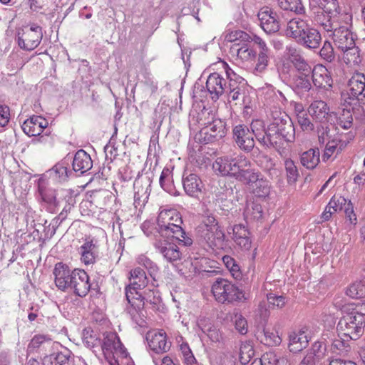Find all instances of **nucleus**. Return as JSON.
<instances>
[{"label":"nucleus","mask_w":365,"mask_h":365,"mask_svg":"<svg viewBox=\"0 0 365 365\" xmlns=\"http://www.w3.org/2000/svg\"><path fill=\"white\" fill-rule=\"evenodd\" d=\"M121 342L118 336L113 332H106L103 334V339L101 340V348L103 353H112L113 350L116 351L121 347Z\"/></svg>","instance_id":"obj_37"},{"label":"nucleus","mask_w":365,"mask_h":365,"mask_svg":"<svg viewBox=\"0 0 365 365\" xmlns=\"http://www.w3.org/2000/svg\"><path fill=\"white\" fill-rule=\"evenodd\" d=\"M252 38L247 33L236 30L231 31L225 36V40L229 42H235L236 46H241L242 43L253 41Z\"/></svg>","instance_id":"obj_45"},{"label":"nucleus","mask_w":365,"mask_h":365,"mask_svg":"<svg viewBox=\"0 0 365 365\" xmlns=\"http://www.w3.org/2000/svg\"><path fill=\"white\" fill-rule=\"evenodd\" d=\"M226 79L218 73H212L209 75L206 81V88L212 96V99L217 100L220 96L225 93Z\"/></svg>","instance_id":"obj_25"},{"label":"nucleus","mask_w":365,"mask_h":365,"mask_svg":"<svg viewBox=\"0 0 365 365\" xmlns=\"http://www.w3.org/2000/svg\"><path fill=\"white\" fill-rule=\"evenodd\" d=\"M234 158L227 156L217 158L212 164V168L215 173L223 176L234 178Z\"/></svg>","instance_id":"obj_33"},{"label":"nucleus","mask_w":365,"mask_h":365,"mask_svg":"<svg viewBox=\"0 0 365 365\" xmlns=\"http://www.w3.org/2000/svg\"><path fill=\"white\" fill-rule=\"evenodd\" d=\"M232 49L236 50L237 57L244 61H252L256 56V48H250L246 43H242L239 48Z\"/></svg>","instance_id":"obj_54"},{"label":"nucleus","mask_w":365,"mask_h":365,"mask_svg":"<svg viewBox=\"0 0 365 365\" xmlns=\"http://www.w3.org/2000/svg\"><path fill=\"white\" fill-rule=\"evenodd\" d=\"M45 346H51L53 349L57 348L60 346V344L56 341H53L51 336L48 334H36L31 339L28 349L34 350L40 347H44Z\"/></svg>","instance_id":"obj_40"},{"label":"nucleus","mask_w":365,"mask_h":365,"mask_svg":"<svg viewBox=\"0 0 365 365\" xmlns=\"http://www.w3.org/2000/svg\"><path fill=\"white\" fill-rule=\"evenodd\" d=\"M47 120L39 115H33L26 119L21 128L23 131L29 136L39 135L48 126Z\"/></svg>","instance_id":"obj_23"},{"label":"nucleus","mask_w":365,"mask_h":365,"mask_svg":"<svg viewBox=\"0 0 365 365\" xmlns=\"http://www.w3.org/2000/svg\"><path fill=\"white\" fill-rule=\"evenodd\" d=\"M220 63L226 75L225 93L231 90H244L245 86V80L240 75L237 74L226 62L221 61Z\"/></svg>","instance_id":"obj_26"},{"label":"nucleus","mask_w":365,"mask_h":365,"mask_svg":"<svg viewBox=\"0 0 365 365\" xmlns=\"http://www.w3.org/2000/svg\"><path fill=\"white\" fill-rule=\"evenodd\" d=\"M319 56L327 62H332L335 59V54L332 44L329 41L324 42L322 48L319 51Z\"/></svg>","instance_id":"obj_58"},{"label":"nucleus","mask_w":365,"mask_h":365,"mask_svg":"<svg viewBox=\"0 0 365 365\" xmlns=\"http://www.w3.org/2000/svg\"><path fill=\"white\" fill-rule=\"evenodd\" d=\"M142 299L144 301V303L146 302L153 305V307H158L161 303V297L157 290L149 289L145 292V295L142 296Z\"/></svg>","instance_id":"obj_60"},{"label":"nucleus","mask_w":365,"mask_h":365,"mask_svg":"<svg viewBox=\"0 0 365 365\" xmlns=\"http://www.w3.org/2000/svg\"><path fill=\"white\" fill-rule=\"evenodd\" d=\"M346 294L353 299L365 297V282L360 281L353 283L346 289Z\"/></svg>","instance_id":"obj_51"},{"label":"nucleus","mask_w":365,"mask_h":365,"mask_svg":"<svg viewBox=\"0 0 365 365\" xmlns=\"http://www.w3.org/2000/svg\"><path fill=\"white\" fill-rule=\"evenodd\" d=\"M365 326L364 317L358 312L344 315L337 324V330L351 340H356L363 334Z\"/></svg>","instance_id":"obj_5"},{"label":"nucleus","mask_w":365,"mask_h":365,"mask_svg":"<svg viewBox=\"0 0 365 365\" xmlns=\"http://www.w3.org/2000/svg\"><path fill=\"white\" fill-rule=\"evenodd\" d=\"M290 61L296 69L297 74L311 75L312 68L304 58L295 48H289Z\"/></svg>","instance_id":"obj_32"},{"label":"nucleus","mask_w":365,"mask_h":365,"mask_svg":"<svg viewBox=\"0 0 365 365\" xmlns=\"http://www.w3.org/2000/svg\"><path fill=\"white\" fill-rule=\"evenodd\" d=\"M125 297L130 304V307L127 308L128 313L136 324L143 327L145 324L144 314L143 313L144 301L142 299V296L134 297L130 294L127 293V297Z\"/></svg>","instance_id":"obj_17"},{"label":"nucleus","mask_w":365,"mask_h":365,"mask_svg":"<svg viewBox=\"0 0 365 365\" xmlns=\"http://www.w3.org/2000/svg\"><path fill=\"white\" fill-rule=\"evenodd\" d=\"M137 262L140 265L143 266L145 268H146L151 276L153 274H155L159 270V268L156 265V264H155L153 261H151L148 257H146L144 255L138 256V257L137 258Z\"/></svg>","instance_id":"obj_59"},{"label":"nucleus","mask_w":365,"mask_h":365,"mask_svg":"<svg viewBox=\"0 0 365 365\" xmlns=\"http://www.w3.org/2000/svg\"><path fill=\"white\" fill-rule=\"evenodd\" d=\"M344 53L343 59L347 64H359L361 62L360 53L359 47L356 46V43H353V47L346 49V51H341Z\"/></svg>","instance_id":"obj_49"},{"label":"nucleus","mask_w":365,"mask_h":365,"mask_svg":"<svg viewBox=\"0 0 365 365\" xmlns=\"http://www.w3.org/2000/svg\"><path fill=\"white\" fill-rule=\"evenodd\" d=\"M278 4L282 9L296 14H302L305 12V8L301 0H278Z\"/></svg>","instance_id":"obj_44"},{"label":"nucleus","mask_w":365,"mask_h":365,"mask_svg":"<svg viewBox=\"0 0 365 365\" xmlns=\"http://www.w3.org/2000/svg\"><path fill=\"white\" fill-rule=\"evenodd\" d=\"M211 292L215 300L221 304H230L235 302H244L249 299L248 294L240 289L229 280L218 277L212 283Z\"/></svg>","instance_id":"obj_3"},{"label":"nucleus","mask_w":365,"mask_h":365,"mask_svg":"<svg viewBox=\"0 0 365 365\" xmlns=\"http://www.w3.org/2000/svg\"><path fill=\"white\" fill-rule=\"evenodd\" d=\"M146 340L150 349L156 354L165 353L170 349V342L167 341L166 333L163 329L148 331Z\"/></svg>","instance_id":"obj_14"},{"label":"nucleus","mask_w":365,"mask_h":365,"mask_svg":"<svg viewBox=\"0 0 365 365\" xmlns=\"http://www.w3.org/2000/svg\"><path fill=\"white\" fill-rule=\"evenodd\" d=\"M288 86L296 94L302 96L312 88L311 76L292 73L288 80Z\"/></svg>","instance_id":"obj_19"},{"label":"nucleus","mask_w":365,"mask_h":365,"mask_svg":"<svg viewBox=\"0 0 365 365\" xmlns=\"http://www.w3.org/2000/svg\"><path fill=\"white\" fill-rule=\"evenodd\" d=\"M182 223L180 214L175 210H162L157 219L158 232L162 236L175 238L180 245L189 247L193 241L182 228Z\"/></svg>","instance_id":"obj_2"},{"label":"nucleus","mask_w":365,"mask_h":365,"mask_svg":"<svg viewBox=\"0 0 365 365\" xmlns=\"http://www.w3.org/2000/svg\"><path fill=\"white\" fill-rule=\"evenodd\" d=\"M350 98L365 101V75L361 73L354 74L348 81Z\"/></svg>","instance_id":"obj_18"},{"label":"nucleus","mask_w":365,"mask_h":365,"mask_svg":"<svg viewBox=\"0 0 365 365\" xmlns=\"http://www.w3.org/2000/svg\"><path fill=\"white\" fill-rule=\"evenodd\" d=\"M337 124L342 128L346 130L353 125L352 113L349 109H342L337 117Z\"/></svg>","instance_id":"obj_56"},{"label":"nucleus","mask_w":365,"mask_h":365,"mask_svg":"<svg viewBox=\"0 0 365 365\" xmlns=\"http://www.w3.org/2000/svg\"><path fill=\"white\" fill-rule=\"evenodd\" d=\"M255 356V350L250 344H243L240 349V360L242 364H247Z\"/></svg>","instance_id":"obj_57"},{"label":"nucleus","mask_w":365,"mask_h":365,"mask_svg":"<svg viewBox=\"0 0 365 365\" xmlns=\"http://www.w3.org/2000/svg\"><path fill=\"white\" fill-rule=\"evenodd\" d=\"M79 252L81 255V260L83 263L88 265L95 262L97 256V247L93 240L85 242L81 246Z\"/></svg>","instance_id":"obj_35"},{"label":"nucleus","mask_w":365,"mask_h":365,"mask_svg":"<svg viewBox=\"0 0 365 365\" xmlns=\"http://www.w3.org/2000/svg\"><path fill=\"white\" fill-rule=\"evenodd\" d=\"M261 365H277L279 362V357L272 351L264 353L260 358Z\"/></svg>","instance_id":"obj_64"},{"label":"nucleus","mask_w":365,"mask_h":365,"mask_svg":"<svg viewBox=\"0 0 365 365\" xmlns=\"http://www.w3.org/2000/svg\"><path fill=\"white\" fill-rule=\"evenodd\" d=\"M252 41L257 46L256 56L254 58L255 65L252 73L257 76H262L267 70L272 58V53L266 42L259 36L255 35Z\"/></svg>","instance_id":"obj_7"},{"label":"nucleus","mask_w":365,"mask_h":365,"mask_svg":"<svg viewBox=\"0 0 365 365\" xmlns=\"http://www.w3.org/2000/svg\"><path fill=\"white\" fill-rule=\"evenodd\" d=\"M316 132L318 136L319 143L324 145L329 140H331V135L330 133V128L327 123H320L316 127Z\"/></svg>","instance_id":"obj_55"},{"label":"nucleus","mask_w":365,"mask_h":365,"mask_svg":"<svg viewBox=\"0 0 365 365\" xmlns=\"http://www.w3.org/2000/svg\"><path fill=\"white\" fill-rule=\"evenodd\" d=\"M262 207L260 204L251 202L247 204L244 211V216L246 220H258L262 217Z\"/></svg>","instance_id":"obj_43"},{"label":"nucleus","mask_w":365,"mask_h":365,"mask_svg":"<svg viewBox=\"0 0 365 365\" xmlns=\"http://www.w3.org/2000/svg\"><path fill=\"white\" fill-rule=\"evenodd\" d=\"M301 164L309 170L314 169L320 162V153L319 148H311L302 153Z\"/></svg>","instance_id":"obj_36"},{"label":"nucleus","mask_w":365,"mask_h":365,"mask_svg":"<svg viewBox=\"0 0 365 365\" xmlns=\"http://www.w3.org/2000/svg\"><path fill=\"white\" fill-rule=\"evenodd\" d=\"M216 225H200L197 228L200 237L203 239L210 247H213V230H216Z\"/></svg>","instance_id":"obj_47"},{"label":"nucleus","mask_w":365,"mask_h":365,"mask_svg":"<svg viewBox=\"0 0 365 365\" xmlns=\"http://www.w3.org/2000/svg\"><path fill=\"white\" fill-rule=\"evenodd\" d=\"M330 350L334 354L345 356L351 351V346L341 338L334 339L331 342Z\"/></svg>","instance_id":"obj_48"},{"label":"nucleus","mask_w":365,"mask_h":365,"mask_svg":"<svg viewBox=\"0 0 365 365\" xmlns=\"http://www.w3.org/2000/svg\"><path fill=\"white\" fill-rule=\"evenodd\" d=\"M154 247L168 262L174 263L181 259V252L178 245L174 243L159 240L154 243Z\"/></svg>","instance_id":"obj_20"},{"label":"nucleus","mask_w":365,"mask_h":365,"mask_svg":"<svg viewBox=\"0 0 365 365\" xmlns=\"http://www.w3.org/2000/svg\"><path fill=\"white\" fill-rule=\"evenodd\" d=\"M234 178L242 182L245 180L252 175L255 170L251 169L250 160L244 155H238L234 158Z\"/></svg>","instance_id":"obj_21"},{"label":"nucleus","mask_w":365,"mask_h":365,"mask_svg":"<svg viewBox=\"0 0 365 365\" xmlns=\"http://www.w3.org/2000/svg\"><path fill=\"white\" fill-rule=\"evenodd\" d=\"M42 37V28L39 26H32L29 29L19 31L16 36V41L21 49L32 51L39 45Z\"/></svg>","instance_id":"obj_8"},{"label":"nucleus","mask_w":365,"mask_h":365,"mask_svg":"<svg viewBox=\"0 0 365 365\" xmlns=\"http://www.w3.org/2000/svg\"><path fill=\"white\" fill-rule=\"evenodd\" d=\"M310 76L316 88L329 89L332 87L333 80L325 66L322 65L315 66Z\"/></svg>","instance_id":"obj_22"},{"label":"nucleus","mask_w":365,"mask_h":365,"mask_svg":"<svg viewBox=\"0 0 365 365\" xmlns=\"http://www.w3.org/2000/svg\"><path fill=\"white\" fill-rule=\"evenodd\" d=\"M73 170L83 174L91 169L93 161L89 154L83 150L76 152L73 160Z\"/></svg>","instance_id":"obj_29"},{"label":"nucleus","mask_w":365,"mask_h":365,"mask_svg":"<svg viewBox=\"0 0 365 365\" xmlns=\"http://www.w3.org/2000/svg\"><path fill=\"white\" fill-rule=\"evenodd\" d=\"M260 26L267 34L276 33L280 29L278 16L268 6L261 8L257 14Z\"/></svg>","instance_id":"obj_12"},{"label":"nucleus","mask_w":365,"mask_h":365,"mask_svg":"<svg viewBox=\"0 0 365 365\" xmlns=\"http://www.w3.org/2000/svg\"><path fill=\"white\" fill-rule=\"evenodd\" d=\"M222 262L235 279H241L242 272L240 267L233 257L229 255H225L222 257Z\"/></svg>","instance_id":"obj_50"},{"label":"nucleus","mask_w":365,"mask_h":365,"mask_svg":"<svg viewBox=\"0 0 365 365\" xmlns=\"http://www.w3.org/2000/svg\"><path fill=\"white\" fill-rule=\"evenodd\" d=\"M262 163H263L262 168L264 170L267 172L269 176L273 177L274 175H277L278 172L275 168V163L271 158L264 156L262 158Z\"/></svg>","instance_id":"obj_62"},{"label":"nucleus","mask_w":365,"mask_h":365,"mask_svg":"<svg viewBox=\"0 0 365 365\" xmlns=\"http://www.w3.org/2000/svg\"><path fill=\"white\" fill-rule=\"evenodd\" d=\"M309 339L304 331L292 332L289 335L288 349L290 352L297 354L307 347Z\"/></svg>","instance_id":"obj_31"},{"label":"nucleus","mask_w":365,"mask_h":365,"mask_svg":"<svg viewBox=\"0 0 365 365\" xmlns=\"http://www.w3.org/2000/svg\"><path fill=\"white\" fill-rule=\"evenodd\" d=\"M83 344L88 348L93 349L100 347L101 339L97 333L91 329H85L83 332Z\"/></svg>","instance_id":"obj_46"},{"label":"nucleus","mask_w":365,"mask_h":365,"mask_svg":"<svg viewBox=\"0 0 365 365\" xmlns=\"http://www.w3.org/2000/svg\"><path fill=\"white\" fill-rule=\"evenodd\" d=\"M331 35L336 48L339 51H346V49L353 47L355 43V35L346 26H336L331 31Z\"/></svg>","instance_id":"obj_11"},{"label":"nucleus","mask_w":365,"mask_h":365,"mask_svg":"<svg viewBox=\"0 0 365 365\" xmlns=\"http://www.w3.org/2000/svg\"><path fill=\"white\" fill-rule=\"evenodd\" d=\"M226 133L225 122L220 119H215L200 130V140L205 144L212 143L225 137Z\"/></svg>","instance_id":"obj_9"},{"label":"nucleus","mask_w":365,"mask_h":365,"mask_svg":"<svg viewBox=\"0 0 365 365\" xmlns=\"http://www.w3.org/2000/svg\"><path fill=\"white\" fill-rule=\"evenodd\" d=\"M257 197L265 198L270 192V183L259 171L255 170L244 182Z\"/></svg>","instance_id":"obj_10"},{"label":"nucleus","mask_w":365,"mask_h":365,"mask_svg":"<svg viewBox=\"0 0 365 365\" xmlns=\"http://www.w3.org/2000/svg\"><path fill=\"white\" fill-rule=\"evenodd\" d=\"M264 344L268 346H277L281 343V338L275 333L264 329Z\"/></svg>","instance_id":"obj_63"},{"label":"nucleus","mask_w":365,"mask_h":365,"mask_svg":"<svg viewBox=\"0 0 365 365\" xmlns=\"http://www.w3.org/2000/svg\"><path fill=\"white\" fill-rule=\"evenodd\" d=\"M284 168L288 183L292 184L296 182L299 174L294 162L289 158L286 159L284 160Z\"/></svg>","instance_id":"obj_52"},{"label":"nucleus","mask_w":365,"mask_h":365,"mask_svg":"<svg viewBox=\"0 0 365 365\" xmlns=\"http://www.w3.org/2000/svg\"><path fill=\"white\" fill-rule=\"evenodd\" d=\"M319 9L327 14H339L340 11L338 0H317Z\"/></svg>","instance_id":"obj_53"},{"label":"nucleus","mask_w":365,"mask_h":365,"mask_svg":"<svg viewBox=\"0 0 365 365\" xmlns=\"http://www.w3.org/2000/svg\"><path fill=\"white\" fill-rule=\"evenodd\" d=\"M183 189L187 195L197 197L202 192L203 183L201 179L194 173H184L182 176Z\"/></svg>","instance_id":"obj_27"},{"label":"nucleus","mask_w":365,"mask_h":365,"mask_svg":"<svg viewBox=\"0 0 365 365\" xmlns=\"http://www.w3.org/2000/svg\"><path fill=\"white\" fill-rule=\"evenodd\" d=\"M129 279L130 283L125 287V297H127V293L134 297L142 296L138 290L145 288L148 283L145 271L140 267H136L130 270Z\"/></svg>","instance_id":"obj_13"},{"label":"nucleus","mask_w":365,"mask_h":365,"mask_svg":"<svg viewBox=\"0 0 365 365\" xmlns=\"http://www.w3.org/2000/svg\"><path fill=\"white\" fill-rule=\"evenodd\" d=\"M53 274L55 276V284L59 289L64 291L70 287L73 270H71L67 264L63 262L56 263Z\"/></svg>","instance_id":"obj_16"},{"label":"nucleus","mask_w":365,"mask_h":365,"mask_svg":"<svg viewBox=\"0 0 365 365\" xmlns=\"http://www.w3.org/2000/svg\"><path fill=\"white\" fill-rule=\"evenodd\" d=\"M321 41L322 36L319 31L310 26L309 29L297 42L307 48L314 50L319 47Z\"/></svg>","instance_id":"obj_30"},{"label":"nucleus","mask_w":365,"mask_h":365,"mask_svg":"<svg viewBox=\"0 0 365 365\" xmlns=\"http://www.w3.org/2000/svg\"><path fill=\"white\" fill-rule=\"evenodd\" d=\"M326 350V345L324 342L318 341L313 344L311 349L307 353L312 354L314 357L319 361L324 356Z\"/></svg>","instance_id":"obj_61"},{"label":"nucleus","mask_w":365,"mask_h":365,"mask_svg":"<svg viewBox=\"0 0 365 365\" xmlns=\"http://www.w3.org/2000/svg\"><path fill=\"white\" fill-rule=\"evenodd\" d=\"M256 139L262 145L279 151L284 143L295 140V128L291 118L284 112L272 111L269 123L262 132L256 133Z\"/></svg>","instance_id":"obj_1"},{"label":"nucleus","mask_w":365,"mask_h":365,"mask_svg":"<svg viewBox=\"0 0 365 365\" xmlns=\"http://www.w3.org/2000/svg\"><path fill=\"white\" fill-rule=\"evenodd\" d=\"M336 14H327L323 10L319 9L314 16L315 21L327 32L333 31L337 24L333 19Z\"/></svg>","instance_id":"obj_39"},{"label":"nucleus","mask_w":365,"mask_h":365,"mask_svg":"<svg viewBox=\"0 0 365 365\" xmlns=\"http://www.w3.org/2000/svg\"><path fill=\"white\" fill-rule=\"evenodd\" d=\"M75 204L76 198H72L71 197H69V196L67 197V204L63 205L62 211L58 216L54 217L51 222L53 232H56V230L61 224V222L66 219L68 213L71 211Z\"/></svg>","instance_id":"obj_42"},{"label":"nucleus","mask_w":365,"mask_h":365,"mask_svg":"<svg viewBox=\"0 0 365 365\" xmlns=\"http://www.w3.org/2000/svg\"><path fill=\"white\" fill-rule=\"evenodd\" d=\"M329 112L327 104L322 100L313 101L308 108V113L314 120L317 122L323 123V120L327 118Z\"/></svg>","instance_id":"obj_34"},{"label":"nucleus","mask_w":365,"mask_h":365,"mask_svg":"<svg viewBox=\"0 0 365 365\" xmlns=\"http://www.w3.org/2000/svg\"><path fill=\"white\" fill-rule=\"evenodd\" d=\"M261 124L259 120L251 124V129L245 124H238L234 126L232 129L233 140L237 145L243 151L249 153L255 147L254 137L256 138V133L262 130H255V125Z\"/></svg>","instance_id":"obj_6"},{"label":"nucleus","mask_w":365,"mask_h":365,"mask_svg":"<svg viewBox=\"0 0 365 365\" xmlns=\"http://www.w3.org/2000/svg\"><path fill=\"white\" fill-rule=\"evenodd\" d=\"M72 352L66 347L46 355L43 359V365H70Z\"/></svg>","instance_id":"obj_28"},{"label":"nucleus","mask_w":365,"mask_h":365,"mask_svg":"<svg viewBox=\"0 0 365 365\" xmlns=\"http://www.w3.org/2000/svg\"><path fill=\"white\" fill-rule=\"evenodd\" d=\"M307 20L296 17L290 19L287 24L286 36L294 38L296 41L304 34L310 27Z\"/></svg>","instance_id":"obj_24"},{"label":"nucleus","mask_w":365,"mask_h":365,"mask_svg":"<svg viewBox=\"0 0 365 365\" xmlns=\"http://www.w3.org/2000/svg\"><path fill=\"white\" fill-rule=\"evenodd\" d=\"M50 176L58 182H64L73 174L71 170L68 169V163L61 161L56 163L49 171Z\"/></svg>","instance_id":"obj_41"},{"label":"nucleus","mask_w":365,"mask_h":365,"mask_svg":"<svg viewBox=\"0 0 365 365\" xmlns=\"http://www.w3.org/2000/svg\"><path fill=\"white\" fill-rule=\"evenodd\" d=\"M70 285L71 289H73L74 293L81 297L87 295L91 289L89 277L88 274L81 269H73V277Z\"/></svg>","instance_id":"obj_15"},{"label":"nucleus","mask_w":365,"mask_h":365,"mask_svg":"<svg viewBox=\"0 0 365 365\" xmlns=\"http://www.w3.org/2000/svg\"><path fill=\"white\" fill-rule=\"evenodd\" d=\"M198 326L212 342L220 343L222 341L223 336L222 332L215 325L212 324L211 323L207 324L206 319H200Z\"/></svg>","instance_id":"obj_38"},{"label":"nucleus","mask_w":365,"mask_h":365,"mask_svg":"<svg viewBox=\"0 0 365 365\" xmlns=\"http://www.w3.org/2000/svg\"><path fill=\"white\" fill-rule=\"evenodd\" d=\"M38 193L42 206L49 212L54 213L63 204H67V197L76 198L74 192L68 189L55 190L38 182Z\"/></svg>","instance_id":"obj_4"}]
</instances>
